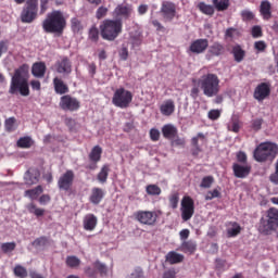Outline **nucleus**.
Segmentation results:
<instances>
[{"instance_id":"412c9836","label":"nucleus","mask_w":278,"mask_h":278,"mask_svg":"<svg viewBox=\"0 0 278 278\" xmlns=\"http://www.w3.org/2000/svg\"><path fill=\"white\" fill-rule=\"evenodd\" d=\"M99 219L94 216V214H87L83 220V227L85 231H94L97 229V224Z\"/></svg>"},{"instance_id":"72a5a7b5","label":"nucleus","mask_w":278,"mask_h":278,"mask_svg":"<svg viewBox=\"0 0 278 278\" xmlns=\"http://www.w3.org/2000/svg\"><path fill=\"white\" fill-rule=\"evenodd\" d=\"M232 55L235 58V62H242L247 55V51L242 49L240 45H237L232 48Z\"/></svg>"},{"instance_id":"6ab92c4d","label":"nucleus","mask_w":278,"mask_h":278,"mask_svg":"<svg viewBox=\"0 0 278 278\" xmlns=\"http://www.w3.org/2000/svg\"><path fill=\"white\" fill-rule=\"evenodd\" d=\"M104 198L105 191L102 188L93 187L91 189L89 201L90 203H92V205H99V203H101V201H103Z\"/></svg>"},{"instance_id":"dca6fc26","label":"nucleus","mask_w":278,"mask_h":278,"mask_svg":"<svg viewBox=\"0 0 278 278\" xmlns=\"http://www.w3.org/2000/svg\"><path fill=\"white\" fill-rule=\"evenodd\" d=\"M208 47L210 41L207 39H197L190 45L189 51L199 55L201 53H205Z\"/></svg>"},{"instance_id":"69168bd1","label":"nucleus","mask_w":278,"mask_h":278,"mask_svg":"<svg viewBox=\"0 0 278 278\" xmlns=\"http://www.w3.org/2000/svg\"><path fill=\"white\" fill-rule=\"evenodd\" d=\"M207 116H208L210 121H218V118H220V111L213 109V110L208 111Z\"/></svg>"},{"instance_id":"ea45409f","label":"nucleus","mask_w":278,"mask_h":278,"mask_svg":"<svg viewBox=\"0 0 278 278\" xmlns=\"http://www.w3.org/2000/svg\"><path fill=\"white\" fill-rule=\"evenodd\" d=\"M181 249L184 253H194L197 251V242L189 240V241H184L181 244Z\"/></svg>"},{"instance_id":"37998d69","label":"nucleus","mask_w":278,"mask_h":278,"mask_svg":"<svg viewBox=\"0 0 278 278\" xmlns=\"http://www.w3.org/2000/svg\"><path fill=\"white\" fill-rule=\"evenodd\" d=\"M65 264L68 266V268H77L80 266L81 260H79L77 256H67Z\"/></svg>"},{"instance_id":"5fc2aeb1","label":"nucleus","mask_w":278,"mask_h":278,"mask_svg":"<svg viewBox=\"0 0 278 278\" xmlns=\"http://www.w3.org/2000/svg\"><path fill=\"white\" fill-rule=\"evenodd\" d=\"M212 184H214V176L203 177L200 184V188H212Z\"/></svg>"},{"instance_id":"423d86ee","label":"nucleus","mask_w":278,"mask_h":278,"mask_svg":"<svg viewBox=\"0 0 278 278\" xmlns=\"http://www.w3.org/2000/svg\"><path fill=\"white\" fill-rule=\"evenodd\" d=\"M38 0H26L25 5L23 7L20 15L22 23H34V21L38 18Z\"/></svg>"},{"instance_id":"2eb2a0df","label":"nucleus","mask_w":278,"mask_h":278,"mask_svg":"<svg viewBox=\"0 0 278 278\" xmlns=\"http://www.w3.org/2000/svg\"><path fill=\"white\" fill-rule=\"evenodd\" d=\"M233 176L237 179H247L251 175V165H242L240 163L232 164Z\"/></svg>"},{"instance_id":"680f3d73","label":"nucleus","mask_w":278,"mask_h":278,"mask_svg":"<svg viewBox=\"0 0 278 278\" xmlns=\"http://www.w3.org/2000/svg\"><path fill=\"white\" fill-rule=\"evenodd\" d=\"M263 124H264V119H262V118H255V119H252V122H251L252 129L254 131H260V129H262Z\"/></svg>"},{"instance_id":"4be33fe9","label":"nucleus","mask_w":278,"mask_h":278,"mask_svg":"<svg viewBox=\"0 0 278 278\" xmlns=\"http://www.w3.org/2000/svg\"><path fill=\"white\" fill-rule=\"evenodd\" d=\"M131 12H134L131 4H118L114 10L116 16H123L124 18H129Z\"/></svg>"},{"instance_id":"58836bf2","label":"nucleus","mask_w":278,"mask_h":278,"mask_svg":"<svg viewBox=\"0 0 278 278\" xmlns=\"http://www.w3.org/2000/svg\"><path fill=\"white\" fill-rule=\"evenodd\" d=\"M146 192L149 197H160L162 194V188L157 185H148Z\"/></svg>"},{"instance_id":"7c9ffc66","label":"nucleus","mask_w":278,"mask_h":278,"mask_svg":"<svg viewBox=\"0 0 278 278\" xmlns=\"http://www.w3.org/2000/svg\"><path fill=\"white\" fill-rule=\"evenodd\" d=\"M242 231V227L238 222H230L228 223L227 228V237L228 238H236L237 236H240V232Z\"/></svg>"},{"instance_id":"4468645a","label":"nucleus","mask_w":278,"mask_h":278,"mask_svg":"<svg viewBox=\"0 0 278 278\" xmlns=\"http://www.w3.org/2000/svg\"><path fill=\"white\" fill-rule=\"evenodd\" d=\"M270 97V83H261L254 89L253 98L261 102Z\"/></svg>"},{"instance_id":"09e8293b","label":"nucleus","mask_w":278,"mask_h":278,"mask_svg":"<svg viewBox=\"0 0 278 278\" xmlns=\"http://www.w3.org/2000/svg\"><path fill=\"white\" fill-rule=\"evenodd\" d=\"M88 38L91 42H99V28L97 26H92L89 29Z\"/></svg>"},{"instance_id":"13d9d810","label":"nucleus","mask_w":278,"mask_h":278,"mask_svg":"<svg viewBox=\"0 0 278 278\" xmlns=\"http://www.w3.org/2000/svg\"><path fill=\"white\" fill-rule=\"evenodd\" d=\"M119 59L123 60V62H127L129 58V49H127V46L123 45L119 52H118Z\"/></svg>"},{"instance_id":"338daca9","label":"nucleus","mask_w":278,"mask_h":278,"mask_svg":"<svg viewBox=\"0 0 278 278\" xmlns=\"http://www.w3.org/2000/svg\"><path fill=\"white\" fill-rule=\"evenodd\" d=\"M150 140H152V142H157V140H160V130H157L156 128H151Z\"/></svg>"},{"instance_id":"f704fd0d","label":"nucleus","mask_w":278,"mask_h":278,"mask_svg":"<svg viewBox=\"0 0 278 278\" xmlns=\"http://www.w3.org/2000/svg\"><path fill=\"white\" fill-rule=\"evenodd\" d=\"M16 146L18 149H31L34 147V139L29 136L22 137L17 140Z\"/></svg>"},{"instance_id":"2f4dec72","label":"nucleus","mask_w":278,"mask_h":278,"mask_svg":"<svg viewBox=\"0 0 278 278\" xmlns=\"http://www.w3.org/2000/svg\"><path fill=\"white\" fill-rule=\"evenodd\" d=\"M102 154H103V149L100 148V146H94L91 149V152L89 153L90 162H93V164H98V162H101Z\"/></svg>"},{"instance_id":"ddd939ff","label":"nucleus","mask_w":278,"mask_h":278,"mask_svg":"<svg viewBox=\"0 0 278 278\" xmlns=\"http://www.w3.org/2000/svg\"><path fill=\"white\" fill-rule=\"evenodd\" d=\"M134 217L140 223L141 225H148L153 227L155 223H157V213L153 211H137L134 214Z\"/></svg>"},{"instance_id":"a19ab883","label":"nucleus","mask_w":278,"mask_h":278,"mask_svg":"<svg viewBox=\"0 0 278 278\" xmlns=\"http://www.w3.org/2000/svg\"><path fill=\"white\" fill-rule=\"evenodd\" d=\"M26 210H28L29 214L37 216V218H39V216H45V208L37 207L34 202L27 204Z\"/></svg>"},{"instance_id":"6e6d98bb","label":"nucleus","mask_w":278,"mask_h":278,"mask_svg":"<svg viewBox=\"0 0 278 278\" xmlns=\"http://www.w3.org/2000/svg\"><path fill=\"white\" fill-rule=\"evenodd\" d=\"M93 266L100 273L101 277L108 275V266H105V264L97 261L96 263H93Z\"/></svg>"},{"instance_id":"e433bc0d","label":"nucleus","mask_w":278,"mask_h":278,"mask_svg":"<svg viewBox=\"0 0 278 278\" xmlns=\"http://www.w3.org/2000/svg\"><path fill=\"white\" fill-rule=\"evenodd\" d=\"M110 175V165L105 164L102 166L101 170L98 173V181L100 184H105Z\"/></svg>"},{"instance_id":"de8ad7c7","label":"nucleus","mask_w":278,"mask_h":278,"mask_svg":"<svg viewBox=\"0 0 278 278\" xmlns=\"http://www.w3.org/2000/svg\"><path fill=\"white\" fill-rule=\"evenodd\" d=\"M5 130L9 132H12L16 129V118L15 117H9L4 122Z\"/></svg>"},{"instance_id":"9b49d317","label":"nucleus","mask_w":278,"mask_h":278,"mask_svg":"<svg viewBox=\"0 0 278 278\" xmlns=\"http://www.w3.org/2000/svg\"><path fill=\"white\" fill-rule=\"evenodd\" d=\"M74 182L75 172H73L72 169H67L59 177L58 188L59 190H63V192H71Z\"/></svg>"},{"instance_id":"473e14b6","label":"nucleus","mask_w":278,"mask_h":278,"mask_svg":"<svg viewBox=\"0 0 278 278\" xmlns=\"http://www.w3.org/2000/svg\"><path fill=\"white\" fill-rule=\"evenodd\" d=\"M166 262H168V264H181V262H184V255L175 251H170L166 255Z\"/></svg>"},{"instance_id":"f8f14e48","label":"nucleus","mask_w":278,"mask_h":278,"mask_svg":"<svg viewBox=\"0 0 278 278\" xmlns=\"http://www.w3.org/2000/svg\"><path fill=\"white\" fill-rule=\"evenodd\" d=\"M59 105L64 112H77L81 108V102L71 94H65L61 97Z\"/></svg>"},{"instance_id":"c03bdc74","label":"nucleus","mask_w":278,"mask_h":278,"mask_svg":"<svg viewBox=\"0 0 278 278\" xmlns=\"http://www.w3.org/2000/svg\"><path fill=\"white\" fill-rule=\"evenodd\" d=\"M49 239L45 236H41L33 241V247H35L36 249L40 247H49Z\"/></svg>"},{"instance_id":"a878e982","label":"nucleus","mask_w":278,"mask_h":278,"mask_svg":"<svg viewBox=\"0 0 278 278\" xmlns=\"http://www.w3.org/2000/svg\"><path fill=\"white\" fill-rule=\"evenodd\" d=\"M270 10H273L270 1L264 0L261 2L260 13L262 14L264 21H270L273 17V12Z\"/></svg>"},{"instance_id":"0eeeda50","label":"nucleus","mask_w":278,"mask_h":278,"mask_svg":"<svg viewBox=\"0 0 278 278\" xmlns=\"http://www.w3.org/2000/svg\"><path fill=\"white\" fill-rule=\"evenodd\" d=\"M131 101H134V94L123 87L116 89L112 98L113 105L122 110L129 108Z\"/></svg>"},{"instance_id":"6e6552de","label":"nucleus","mask_w":278,"mask_h":278,"mask_svg":"<svg viewBox=\"0 0 278 278\" xmlns=\"http://www.w3.org/2000/svg\"><path fill=\"white\" fill-rule=\"evenodd\" d=\"M29 97V80L11 78L9 94Z\"/></svg>"},{"instance_id":"052dcab7","label":"nucleus","mask_w":278,"mask_h":278,"mask_svg":"<svg viewBox=\"0 0 278 278\" xmlns=\"http://www.w3.org/2000/svg\"><path fill=\"white\" fill-rule=\"evenodd\" d=\"M105 16H108V8L105 7L98 8L96 12V18H98V21H101V18H105Z\"/></svg>"},{"instance_id":"a18cd8bd","label":"nucleus","mask_w":278,"mask_h":278,"mask_svg":"<svg viewBox=\"0 0 278 278\" xmlns=\"http://www.w3.org/2000/svg\"><path fill=\"white\" fill-rule=\"evenodd\" d=\"M220 187L213 189L212 191H207L205 195V201H212L214 199H220Z\"/></svg>"},{"instance_id":"8fccbe9b","label":"nucleus","mask_w":278,"mask_h":278,"mask_svg":"<svg viewBox=\"0 0 278 278\" xmlns=\"http://www.w3.org/2000/svg\"><path fill=\"white\" fill-rule=\"evenodd\" d=\"M2 253H12L16 249V242H5L0 245Z\"/></svg>"},{"instance_id":"b1692460","label":"nucleus","mask_w":278,"mask_h":278,"mask_svg":"<svg viewBox=\"0 0 278 278\" xmlns=\"http://www.w3.org/2000/svg\"><path fill=\"white\" fill-rule=\"evenodd\" d=\"M199 140H205V135L203 132H199L195 137L191 139V146L193 147L191 153L194 157H198L199 153L203 151L201 146H199Z\"/></svg>"},{"instance_id":"bf43d9fd","label":"nucleus","mask_w":278,"mask_h":278,"mask_svg":"<svg viewBox=\"0 0 278 278\" xmlns=\"http://www.w3.org/2000/svg\"><path fill=\"white\" fill-rule=\"evenodd\" d=\"M47 10H49V0H39V14H47Z\"/></svg>"},{"instance_id":"c9c22d12","label":"nucleus","mask_w":278,"mask_h":278,"mask_svg":"<svg viewBox=\"0 0 278 278\" xmlns=\"http://www.w3.org/2000/svg\"><path fill=\"white\" fill-rule=\"evenodd\" d=\"M71 29L73 34H81L84 31V24H81V20L77 17L71 18Z\"/></svg>"},{"instance_id":"603ef678","label":"nucleus","mask_w":278,"mask_h":278,"mask_svg":"<svg viewBox=\"0 0 278 278\" xmlns=\"http://www.w3.org/2000/svg\"><path fill=\"white\" fill-rule=\"evenodd\" d=\"M172 147H186V139L180 138L179 132L170 139Z\"/></svg>"},{"instance_id":"79ce46f5","label":"nucleus","mask_w":278,"mask_h":278,"mask_svg":"<svg viewBox=\"0 0 278 278\" xmlns=\"http://www.w3.org/2000/svg\"><path fill=\"white\" fill-rule=\"evenodd\" d=\"M198 8L202 14H206V16H214V7L211 4H206L205 2H200Z\"/></svg>"},{"instance_id":"cd10ccee","label":"nucleus","mask_w":278,"mask_h":278,"mask_svg":"<svg viewBox=\"0 0 278 278\" xmlns=\"http://www.w3.org/2000/svg\"><path fill=\"white\" fill-rule=\"evenodd\" d=\"M53 86L56 94H66L68 92V85L64 84V80L59 77L53 78Z\"/></svg>"},{"instance_id":"1a4fd4ad","label":"nucleus","mask_w":278,"mask_h":278,"mask_svg":"<svg viewBox=\"0 0 278 278\" xmlns=\"http://www.w3.org/2000/svg\"><path fill=\"white\" fill-rule=\"evenodd\" d=\"M164 23H170L177 16V4L170 1H163L160 9Z\"/></svg>"},{"instance_id":"c85d7f7f","label":"nucleus","mask_w":278,"mask_h":278,"mask_svg":"<svg viewBox=\"0 0 278 278\" xmlns=\"http://www.w3.org/2000/svg\"><path fill=\"white\" fill-rule=\"evenodd\" d=\"M45 192V188H42V185H38L37 187L33 189H28L24 192V197H27L31 201H36L38 197H40Z\"/></svg>"},{"instance_id":"864d4df0","label":"nucleus","mask_w":278,"mask_h":278,"mask_svg":"<svg viewBox=\"0 0 278 278\" xmlns=\"http://www.w3.org/2000/svg\"><path fill=\"white\" fill-rule=\"evenodd\" d=\"M267 48H268V45H266V41L264 40H258L254 42V49L258 53H264V51H266Z\"/></svg>"},{"instance_id":"0e129e2a","label":"nucleus","mask_w":278,"mask_h":278,"mask_svg":"<svg viewBox=\"0 0 278 278\" xmlns=\"http://www.w3.org/2000/svg\"><path fill=\"white\" fill-rule=\"evenodd\" d=\"M129 278H144V271L142 270V267H136L130 274Z\"/></svg>"},{"instance_id":"774afa93","label":"nucleus","mask_w":278,"mask_h":278,"mask_svg":"<svg viewBox=\"0 0 278 278\" xmlns=\"http://www.w3.org/2000/svg\"><path fill=\"white\" fill-rule=\"evenodd\" d=\"M247 153L242 152V151H239L237 153V162H239V164H247Z\"/></svg>"},{"instance_id":"f3484780","label":"nucleus","mask_w":278,"mask_h":278,"mask_svg":"<svg viewBox=\"0 0 278 278\" xmlns=\"http://www.w3.org/2000/svg\"><path fill=\"white\" fill-rule=\"evenodd\" d=\"M56 73L61 75H71L73 73V64L68 58H63L61 61L55 63Z\"/></svg>"},{"instance_id":"f03ea898","label":"nucleus","mask_w":278,"mask_h":278,"mask_svg":"<svg viewBox=\"0 0 278 278\" xmlns=\"http://www.w3.org/2000/svg\"><path fill=\"white\" fill-rule=\"evenodd\" d=\"M123 34V20L106 18L100 24V36L103 40L114 42Z\"/></svg>"},{"instance_id":"3c124183","label":"nucleus","mask_w":278,"mask_h":278,"mask_svg":"<svg viewBox=\"0 0 278 278\" xmlns=\"http://www.w3.org/2000/svg\"><path fill=\"white\" fill-rule=\"evenodd\" d=\"M169 205L172 210H177L179 205V193L174 192L169 195Z\"/></svg>"},{"instance_id":"7ed1b4c3","label":"nucleus","mask_w":278,"mask_h":278,"mask_svg":"<svg viewBox=\"0 0 278 278\" xmlns=\"http://www.w3.org/2000/svg\"><path fill=\"white\" fill-rule=\"evenodd\" d=\"M198 86H200L204 97H217L220 92V78L216 74L207 73L198 79Z\"/></svg>"},{"instance_id":"f257e3e1","label":"nucleus","mask_w":278,"mask_h":278,"mask_svg":"<svg viewBox=\"0 0 278 278\" xmlns=\"http://www.w3.org/2000/svg\"><path fill=\"white\" fill-rule=\"evenodd\" d=\"M41 27L45 34H53L54 36H62L66 29V16L61 10H53L49 12L41 22Z\"/></svg>"},{"instance_id":"39448f33","label":"nucleus","mask_w":278,"mask_h":278,"mask_svg":"<svg viewBox=\"0 0 278 278\" xmlns=\"http://www.w3.org/2000/svg\"><path fill=\"white\" fill-rule=\"evenodd\" d=\"M278 228V208L270 207L266 212V218L262 217L258 223V231L263 236H270L271 231Z\"/></svg>"},{"instance_id":"393cba45","label":"nucleus","mask_w":278,"mask_h":278,"mask_svg":"<svg viewBox=\"0 0 278 278\" xmlns=\"http://www.w3.org/2000/svg\"><path fill=\"white\" fill-rule=\"evenodd\" d=\"M47 73V64L45 62H36L31 66V74L34 77H38L39 79H42Z\"/></svg>"},{"instance_id":"bb28decb","label":"nucleus","mask_w":278,"mask_h":278,"mask_svg":"<svg viewBox=\"0 0 278 278\" xmlns=\"http://www.w3.org/2000/svg\"><path fill=\"white\" fill-rule=\"evenodd\" d=\"M160 112L163 116H173L175 114V101L166 100L161 106Z\"/></svg>"},{"instance_id":"a211bd4d","label":"nucleus","mask_w":278,"mask_h":278,"mask_svg":"<svg viewBox=\"0 0 278 278\" xmlns=\"http://www.w3.org/2000/svg\"><path fill=\"white\" fill-rule=\"evenodd\" d=\"M24 179L26 186H36V184L40 181V170H38V168H29L26 172Z\"/></svg>"},{"instance_id":"49530a36","label":"nucleus","mask_w":278,"mask_h":278,"mask_svg":"<svg viewBox=\"0 0 278 278\" xmlns=\"http://www.w3.org/2000/svg\"><path fill=\"white\" fill-rule=\"evenodd\" d=\"M13 273H14L15 277H18V278H27V275H28L27 268H25L22 265H15Z\"/></svg>"},{"instance_id":"aec40b11","label":"nucleus","mask_w":278,"mask_h":278,"mask_svg":"<svg viewBox=\"0 0 278 278\" xmlns=\"http://www.w3.org/2000/svg\"><path fill=\"white\" fill-rule=\"evenodd\" d=\"M11 79H21L29 81V65L24 63L18 68L14 71V74Z\"/></svg>"},{"instance_id":"e2e57ef3","label":"nucleus","mask_w":278,"mask_h":278,"mask_svg":"<svg viewBox=\"0 0 278 278\" xmlns=\"http://www.w3.org/2000/svg\"><path fill=\"white\" fill-rule=\"evenodd\" d=\"M251 34H252V37L254 38H262V36H264V33L262 31V26L260 25L253 26Z\"/></svg>"},{"instance_id":"4d7b16f0","label":"nucleus","mask_w":278,"mask_h":278,"mask_svg":"<svg viewBox=\"0 0 278 278\" xmlns=\"http://www.w3.org/2000/svg\"><path fill=\"white\" fill-rule=\"evenodd\" d=\"M241 18L245 23L249 21H253V18H255V13H253L250 10H243V11H241Z\"/></svg>"},{"instance_id":"20e7f679","label":"nucleus","mask_w":278,"mask_h":278,"mask_svg":"<svg viewBox=\"0 0 278 278\" xmlns=\"http://www.w3.org/2000/svg\"><path fill=\"white\" fill-rule=\"evenodd\" d=\"M277 155L278 144L270 141L260 143L253 152L256 162H274Z\"/></svg>"},{"instance_id":"4c0bfd02","label":"nucleus","mask_w":278,"mask_h":278,"mask_svg":"<svg viewBox=\"0 0 278 278\" xmlns=\"http://www.w3.org/2000/svg\"><path fill=\"white\" fill-rule=\"evenodd\" d=\"M213 5L217 12L229 10V0H213Z\"/></svg>"},{"instance_id":"5701e85b","label":"nucleus","mask_w":278,"mask_h":278,"mask_svg":"<svg viewBox=\"0 0 278 278\" xmlns=\"http://www.w3.org/2000/svg\"><path fill=\"white\" fill-rule=\"evenodd\" d=\"M179 130L173 124H166L162 127V135L166 140H173V138L177 137Z\"/></svg>"},{"instance_id":"9d476101","label":"nucleus","mask_w":278,"mask_h":278,"mask_svg":"<svg viewBox=\"0 0 278 278\" xmlns=\"http://www.w3.org/2000/svg\"><path fill=\"white\" fill-rule=\"evenodd\" d=\"M181 218L185 223L194 216V200L189 195H185L180 203Z\"/></svg>"},{"instance_id":"c756f323","label":"nucleus","mask_w":278,"mask_h":278,"mask_svg":"<svg viewBox=\"0 0 278 278\" xmlns=\"http://www.w3.org/2000/svg\"><path fill=\"white\" fill-rule=\"evenodd\" d=\"M223 53H225V46L218 41H215L208 48V55H211V58H218V55H223Z\"/></svg>"}]
</instances>
